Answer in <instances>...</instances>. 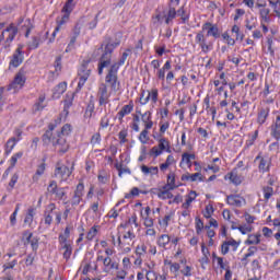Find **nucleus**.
I'll list each match as a JSON object with an SVG mask.
<instances>
[{
    "label": "nucleus",
    "instance_id": "f257e3e1",
    "mask_svg": "<svg viewBox=\"0 0 280 280\" xmlns=\"http://www.w3.org/2000/svg\"><path fill=\"white\" fill-rule=\"evenodd\" d=\"M72 130L71 125H65L60 132H54V129L50 128L44 135V141L46 143H52L59 154H65L66 152H69L67 137L71 135Z\"/></svg>",
    "mask_w": 280,
    "mask_h": 280
},
{
    "label": "nucleus",
    "instance_id": "f03ea898",
    "mask_svg": "<svg viewBox=\"0 0 280 280\" xmlns=\"http://www.w3.org/2000/svg\"><path fill=\"white\" fill-rule=\"evenodd\" d=\"M119 43H110L105 46L104 52L98 62V75L104 73V69H106L110 65V58H113V51H115V47H117Z\"/></svg>",
    "mask_w": 280,
    "mask_h": 280
},
{
    "label": "nucleus",
    "instance_id": "7ed1b4c3",
    "mask_svg": "<svg viewBox=\"0 0 280 280\" xmlns=\"http://www.w3.org/2000/svg\"><path fill=\"white\" fill-rule=\"evenodd\" d=\"M117 71H119V66L112 65L107 75L105 77V85L112 93H117L120 88L119 80L117 79Z\"/></svg>",
    "mask_w": 280,
    "mask_h": 280
},
{
    "label": "nucleus",
    "instance_id": "20e7f679",
    "mask_svg": "<svg viewBox=\"0 0 280 280\" xmlns=\"http://www.w3.org/2000/svg\"><path fill=\"white\" fill-rule=\"evenodd\" d=\"M137 240V234L128 231L127 233L119 235L117 238L118 246L125 255L132 250V246L135 245V241Z\"/></svg>",
    "mask_w": 280,
    "mask_h": 280
},
{
    "label": "nucleus",
    "instance_id": "39448f33",
    "mask_svg": "<svg viewBox=\"0 0 280 280\" xmlns=\"http://www.w3.org/2000/svg\"><path fill=\"white\" fill-rule=\"evenodd\" d=\"M25 82H27V72L22 68L16 72L9 84V91H11V93H19V91H22L23 86H25Z\"/></svg>",
    "mask_w": 280,
    "mask_h": 280
},
{
    "label": "nucleus",
    "instance_id": "423d86ee",
    "mask_svg": "<svg viewBox=\"0 0 280 280\" xmlns=\"http://www.w3.org/2000/svg\"><path fill=\"white\" fill-rule=\"evenodd\" d=\"M69 235H71V230H69V228H66L65 232L59 236V242L65 249L63 259H71V255L73 253V247L71 246V244L67 243V240H69Z\"/></svg>",
    "mask_w": 280,
    "mask_h": 280
},
{
    "label": "nucleus",
    "instance_id": "0eeeda50",
    "mask_svg": "<svg viewBox=\"0 0 280 280\" xmlns=\"http://www.w3.org/2000/svg\"><path fill=\"white\" fill-rule=\"evenodd\" d=\"M91 71H92L91 68H89V60H84L78 71V77H79L78 89L79 90L83 89L89 78H91Z\"/></svg>",
    "mask_w": 280,
    "mask_h": 280
},
{
    "label": "nucleus",
    "instance_id": "6e6552de",
    "mask_svg": "<svg viewBox=\"0 0 280 280\" xmlns=\"http://www.w3.org/2000/svg\"><path fill=\"white\" fill-rule=\"evenodd\" d=\"M195 43L199 45L203 54H209V51H213V42L207 39L205 33L202 32L197 33L195 37Z\"/></svg>",
    "mask_w": 280,
    "mask_h": 280
},
{
    "label": "nucleus",
    "instance_id": "1a4fd4ad",
    "mask_svg": "<svg viewBox=\"0 0 280 280\" xmlns=\"http://www.w3.org/2000/svg\"><path fill=\"white\" fill-rule=\"evenodd\" d=\"M97 261H102L103 264V272L108 275V272L113 270H119V261L113 259L112 257H104L102 255L97 256Z\"/></svg>",
    "mask_w": 280,
    "mask_h": 280
},
{
    "label": "nucleus",
    "instance_id": "9d476101",
    "mask_svg": "<svg viewBox=\"0 0 280 280\" xmlns=\"http://www.w3.org/2000/svg\"><path fill=\"white\" fill-rule=\"evenodd\" d=\"M23 60H25V56L23 54V45L20 44L10 58L9 69H18L23 65Z\"/></svg>",
    "mask_w": 280,
    "mask_h": 280
},
{
    "label": "nucleus",
    "instance_id": "9b49d317",
    "mask_svg": "<svg viewBox=\"0 0 280 280\" xmlns=\"http://www.w3.org/2000/svg\"><path fill=\"white\" fill-rule=\"evenodd\" d=\"M117 93H112V90L108 91V86L102 83L98 86L97 97L100 106H106L108 104V100H110L112 95H116Z\"/></svg>",
    "mask_w": 280,
    "mask_h": 280
},
{
    "label": "nucleus",
    "instance_id": "f8f14e48",
    "mask_svg": "<svg viewBox=\"0 0 280 280\" xmlns=\"http://www.w3.org/2000/svg\"><path fill=\"white\" fill-rule=\"evenodd\" d=\"M16 32V26L14 25H10L5 31L2 32L0 43H2L4 38H7L4 43V49H8V47H10V43L14 40Z\"/></svg>",
    "mask_w": 280,
    "mask_h": 280
},
{
    "label": "nucleus",
    "instance_id": "ddd939ff",
    "mask_svg": "<svg viewBox=\"0 0 280 280\" xmlns=\"http://www.w3.org/2000/svg\"><path fill=\"white\" fill-rule=\"evenodd\" d=\"M202 34L206 33V37L208 38L209 36H212L213 38H219L220 37V28H218V25L207 22L202 25L201 27Z\"/></svg>",
    "mask_w": 280,
    "mask_h": 280
},
{
    "label": "nucleus",
    "instance_id": "4468645a",
    "mask_svg": "<svg viewBox=\"0 0 280 280\" xmlns=\"http://www.w3.org/2000/svg\"><path fill=\"white\" fill-rule=\"evenodd\" d=\"M84 196V184L80 183L77 185L74 194L71 198L72 207H78L82 202V197Z\"/></svg>",
    "mask_w": 280,
    "mask_h": 280
},
{
    "label": "nucleus",
    "instance_id": "2eb2a0df",
    "mask_svg": "<svg viewBox=\"0 0 280 280\" xmlns=\"http://www.w3.org/2000/svg\"><path fill=\"white\" fill-rule=\"evenodd\" d=\"M71 170L66 165L57 166L55 170V176L59 180H67L71 176Z\"/></svg>",
    "mask_w": 280,
    "mask_h": 280
},
{
    "label": "nucleus",
    "instance_id": "dca6fc26",
    "mask_svg": "<svg viewBox=\"0 0 280 280\" xmlns=\"http://www.w3.org/2000/svg\"><path fill=\"white\" fill-rule=\"evenodd\" d=\"M54 222V214L52 211L49 210V207L47 208L45 214H44V220H42L40 225H39V231H45V229H49L51 226V223Z\"/></svg>",
    "mask_w": 280,
    "mask_h": 280
},
{
    "label": "nucleus",
    "instance_id": "f3484780",
    "mask_svg": "<svg viewBox=\"0 0 280 280\" xmlns=\"http://www.w3.org/2000/svg\"><path fill=\"white\" fill-rule=\"evenodd\" d=\"M228 205H230V207H244L246 199L242 196L232 195L228 197Z\"/></svg>",
    "mask_w": 280,
    "mask_h": 280
},
{
    "label": "nucleus",
    "instance_id": "a211bd4d",
    "mask_svg": "<svg viewBox=\"0 0 280 280\" xmlns=\"http://www.w3.org/2000/svg\"><path fill=\"white\" fill-rule=\"evenodd\" d=\"M256 161H259L258 168L259 172H262V174L270 170V159L268 156L258 155Z\"/></svg>",
    "mask_w": 280,
    "mask_h": 280
},
{
    "label": "nucleus",
    "instance_id": "6ab92c4d",
    "mask_svg": "<svg viewBox=\"0 0 280 280\" xmlns=\"http://www.w3.org/2000/svg\"><path fill=\"white\" fill-rule=\"evenodd\" d=\"M140 171L143 174V176H158L159 175V166H148V165H141Z\"/></svg>",
    "mask_w": 280,
    "mask_h": 280
},
{
    "label": "nucleus",
    "instance_id": "aec40b11",
    "mask_svg": "<svg viewBox=\"0 0 280 280\" xmlns=\"http://www.w3.org/2000/svg\"><path fill=\"white\" fill-rule=\"evenodd\" d=\"M141 117V121L144 124V128L147 130H151V128L154 126V122L152 121V112H145L144 114L139 113Z\"/></svg>",
    "mask_w": 280,
    "mask_h": 280
},
{
    "label": "nucleus",
    "instance_id": "412c9836",
    "mask_svg": "<svg viewBox=\"0 0 280 280\" xmlns=\"http://www.w3.org/2000/svg\"><path fill=\"white\" fill-rule=\"evenodd\" d=\"M151 102L152 104H156L159 102V90L152 89L151 91H147L145 100H143V104H148Z\"/></svg>",
    "mask_w": 280,
    "mask_h": 280
},
{
    "label": "nucleus",
    "instance_id": "4be33fe9",
    "mask_svg": "<svg viewBox=\"0 0 280 280\" xmlns=\"http://www.w3.org/2000/svg\"><path fill=\"white\" fill-rule=\"evenodd\" d=\"M246 246H257L258 244H261V234L255 233L249 234L247 236V240L245 241Z\"/></svg>",
    "mask_w": 280,
    "mask_h": 280
},
{
    "label": "nucleus",
    "instance_id": "5701e85b",
    "mask_svg": "<svg viewBox=\"0 0 280 280\" xmlns=\"http://www.w3.org/2000/svg\"><path fill=\"white\" fill-rule=\"evenodd\" d=\"M65 91H67V82H61L59 83L52 92V97L54 100H60V97L62 96V94L65 93Z\"/></svg>",
    "mask_w": 280,
    "mask_h": 280
},
{
    "label": "nucleus",
    "instance_id": "b1692460",
    "mask_svg": "<svg viewBox=\"0 0 280 280\" xmlns=\"http://www.w3.org/2000/svg\"><path fill=\"white\" fill-rule=\"evenodd\" d=\"M196 159L195 154L184 153L182 155V161L179 167H191V161Z\"/></svg>",
    "mask_w": 280,
    "mask_h": 280
},
{
    "label": "nucleus",
    "instance_id": "393cba45",
    "mask_svg": "<svg viewBox=\"0 0 280 280\" xmlns=\"http://www.w3.org/2000/svg\"><path fill=\"white\" fill-rule=\"evenodd\" d=\"M233 231H240L242 235H248L253 233V225L245 223L238 226L232 225Z\"/></svg>",
    "mask_w": 280,
    "mask_h": 280
},
{
    "label": "nucleus",
    "instance_id": "a878e982",
    "mask_svg": "<svg viewBox=\"0 0 280 280\" xmlns=\"http://www.w3.org/2000/svg\"><path fill=\"white\" fill-rule=\"evenodd\" d=\"M35 215H36V209L35 208H28L27 212H26V215L24 218V224L26 226H32Z\"/></svg>",
    "mask_w": 280,
    "mask_h": 280
},
{
    "label": "nucleus",
    "instance_id": "bb28decb",
    "mask_svg": "<svg viewBox=\"0 0 280 280\" xmlns=\"http://www.w3.org/2000/svg\"><path fill=\"white\" fill-rule=\"evenodd\" d=\"M165 266H168L170 272L174 275L175 277H178V272L180 271V264L178 262H172V260H165Z\"/></svg>",
    "mask_w": 280,
    "mask_h": 280
},
{
    "label": "nucleus",
    "instance_id": "cd10ccee",
    "mask_svg": "<svg viewBox=\"0 0 280 280\" xmlns=\"http://www.w3.org/2000/svg\"><path fill=\"white\" fill-rule=\"evenodd\" d=\"M48 210L52 211V218L56 220V224H60L62 220V212L56 208V205L50 203L48 205Z\"/></svg>",
    "mask_w": 280,
    "mask_h": 280
},
{
    "label": "nucleus",
    "instance_id": "c85d7f7f",
    "mask_svg": "<svg viewBox=\"0 0 280 280\" xmlns=\"http://www.w3.org/2000/svg\"><path fill=\"white\" fill-rule=\"evenodd\" d=\"M225 179L231 180L234 185H242V176L237 174V171H233L232 173L225 176Z\"/></svg>",
    "mask_w": 280,
    "mask_h": 280
},
{
    "label": "nucleus",
    "instance_id": "c756f323",
    "mask_svg": "<svg viewBox=\"0 0 280 280\" xmlns=\"http://www.w3.org/2000/svg\"><path fill=\"white\" fill-rule=\"evenodd\" d=\"M196 198H198V194H196V191H190L187 196H186V201L182 205L183 209H189V207H191V202H194V200H196Z\"/></svg>",
    "mask_w": 280,
    "mask_h": 280
},
{
    "label": "nucleus",
    "instance_id": "7c9ffc66",
    "mask_svg": "<svg viewBox=\"0 0 280 280\" xmlns=\"http://www.w3.org/2000/svg\"><path fill=\"white\" fill-rule=\"evenodd\" d=\"M212 259H213V261L217 262V266H219V268H221V270L229 269V261L224 260V258L213 254Z\"/></svg>",
    "mask_w": 280,
    "mask_h": 280
},
{
    "label": "nucleus",
    "instance_id": "2f4dec72",
    "mask_svg": "<svg viewBox=\"0 0 280 280\" xmlns=\"http://www.w3.org/2000/svg\"><path fill=\"white\" fill-rule=\"evenodd\" d=\"M172 165H176V160L174 155H168L165 163L160 164V170L161 172H165L168 167H172Z\"/></svg>",
    "mask_w": 280,
    "mask_h": 280
},
{
    "label": "nucleus",
    "instance_id": "473e14b6",
    "mask_svg": "<svg viewBox=\"0 0 280 280\" xmlns=\"http://www.w3.org/2000/svg\"><path fill=\"white\" fill-rule=\"evenodd\" d=\"M75 98V92H68L66 94V98L63 101L65 104V110L71 108L73 106V100Z\"/></svg>",
    "mask_w": 280,
    "mask_h": 280
},
{
    "label": "nucleus",
    "instance_id": "72a5a7b5",
    "mask_svg": "<svg viewBox=\"0 0 280 280\" xmlns=\"http://www.w3.org/2000/svg\"><path fill=\"white\" fill-rule=\"evenodd\" d=\"M170 69H172V62L166 61L164 63V66L161 69L158 70L159 80H165V73H166V71H170Z\"/></svg>",
    "mask_w": 280,
    "mask_h": 280
},
{
    "label": "nucleus",
    "instance_id": "f704fd0d",
    "mask_svg": "<svg viewBox=\"0 0 280 280\" xmlns=\"http://www.w3.org/2000/svg\"><path fill=\"white\" fill-rule=\"evenodd\" d=\"M271 135L275 139H280V116H277L275 125L271 127Z\"/></svg>",
    "mask_w": 280,
    "mask_h": 280
},
{
    "label": "nucleus",
    "instance_id": "c9c22d12",
    "mask_svg": "<svg viewBox=\"0 0 280 280\" xmlns=\"http://www.w3.org/2000/svg\"><path fill=\"white\" fill-rule=\"evenodd\" d=\"M135 106L132 104L125 105L118 113V119H124L126 115H130Z\"/></svg>",
    "mask_w": 280,
    "mask_h": 280
},
{
    "label": "nucleus",
    "instance_id": "e433bc0d",
    "mask_svg": "<svg viewBox=\"0 0 280 280\" xmlns=\"http://www.w3.org/2000/svg\"><path fill=\"white\" fill-rule=\"evenodd\" d=\"M178 185H176V173L170 172L167 175V188L168 189H176Z\"/></svg>",
    "mask_w": 280,
    "mask_h": 280
},
{
    "label": "nucleus",
    "instance_id": "4c0bfd02",
    "mask_svg": "<svg viewBox=\"0 0 280 280\" xmlns=\"http://www.w3.org/2000/svg\"><path fill=\"white\" fill-rule=\"evenodd\" d=\"M158 148L165 152H167L168 154L172 153V149L170 147V141H167V139L162 138L159 140V144Z\"/></svg>",
    "mask_w": 280,
    "mask_h": 280
},
{
    "label": "nucleus",
    "instance_id": "58836bf2",
    "mask_svg": "<svg viewBox=\"0 0 280 280\" xmlns=\"http://www.w3.org/2000/svg\"><path fill=\"white\" fill-rule=\"evenodd\" d=\"M45 170H46L45 163H42L37 166V170L33 176L34 183H38V180L40 179V176H43V174H45Z\"/></svg>",
    "mask_w": 280,
    "mask_h": 280
},
{
    "label": "nucleus",
    "instance_id": "ea45409f",
    "mask_svg": "<svg viewBox=\"0 0 280 280\" xmlns=\"http://www.w3.org/2000/svg\"><path fill=\"white\" fill-rule=\"evenodd\" d=\"M135 254L137 257H145L148 255V246L143 243L137 245Z\"/></svg>",
    "mask_w": 280,
    "mask_h": 280
},
{
    "label": "nucleus",
    "instance_id": "a19ab883",
    "mask_svg": "<svg viewBox=\"0 0 280 280\" xmlns=\"http://www.w3.org/2000/svg\"><path fill=\"white\" fill-rule=\"evenodd\" d=\"M170 242H171L170 235L162 234L158 238V246H160V248H165V246H167V244H170Z\"/></svg>",
    "mask_w": 280,
    "mask_h": 280
},
{
    "label": "nucleus",
    "instance_id": "79ce46f5",
    "mask_svg": "<svg viewBox=\"0 0 280 280\" xmlns=\"http://www.w3.org/2000/svg\"><path fill=\"white\" fill-rule=\"evenodd\" d=\"M176 8L174 7H170L167 15L165 18V23L166 25H170V22L174 21V19H176Z\"/></svg>",
    "mask_w": 280,
    "mask_h": 280
},
{
    "label": "nucleus",
    "instance_id": "37998d69",
    "mask_svg": "<svg viewBox=\"0 0 280 280\" xmlns=\"http://www.w3.org/2000/svg\"><path fill=\"white\" fill-rule=\"evenodd\" d=\"M269 5L272 8L276 16L280 19V0H269Z\"/></svg>",
    "mask_w": 280,
    "mask_h": 280
},
{
    "label": "nucleus",
    "instance_id": "c03bdc74",
    "mask_svg": "<svg viewBox=\"0 0 280 280\" xmlns=\"http://www.w3.org/2000/svg\"><path fill=\"white\" fill-rule=\"evenodd\" d=\"M259 14L262 23H270V9L262 8L260 9Z\"/></svg>",
    "mask_w": 280,
    "mask_h": 280
},
{
    "label": "nucleus",
    "instance_id": "a18cd8bd",
    "mask_svg": "<svg viewBox=\"0 0 280 280\" xmlns=\"http://www.w3.org/2000/svg\"><path fill=\"white\" fill-rule=\"evenodd\" d=\"M174 215L172 213L166 214L163 219L159 220V224L162 229H167V226H170V222L172 221V218Z\"/></svg>",
    "mask_w": 280,
    "mask_h": 280
},
{
    "label": "nucleus",
    "instance_id": "49530a36",
    "mask_svg": "<svg viewBox=\"0 0 280 280\" xmlns=\"http://www.w3.org/2000/svg\"><path fill=\"white\" fill-rule=\"evenodd\" d=\"M36 236H34V234H32V232L26 231L23 233L22 235V242L25 246H27V244L32 243V240H34Z\"/></svg>",
    "mask_w": 280,
    "mask_h": 280
},
{
    "label": "nucleus",
    "instance_id": "de8ad7c7",
    "mask_svg": "<svg viewBox=\"0 0 280 280\" xmlns=\"http://www.w3.org/2000/svg\"><path fill=\"white\" fill-rule=\"evenodd\" d=\"M195 229L197 235H200L202 231H205V223L202 222V220H200V218L195 219Z\"/></svg>",
    "mask_w": 280,
    "mask_h": 280
},
{
    "label": "nucleus",
    "instance_id": "09e8293b",
    "mask_svg": "<svg viewBox=\"0 0 280 280\" xmlns=\"http://www.w3.org/2000/svg\"><path fill=\"white\" fill-rule=\"evenodd\" d=\"M16 143H19V140L16 138H11L7 142V154H10L14 148L16 147Z\"/></svg>",
    "mask_w": 280,
    "mask_h": 280
},
{
    "label": "nucleus",
    "instance_id": "8fccbe9b",
    "mask_svg": "<svg viewBox=\"0 0 280 280\" xmlns=\"http://www.w3.org/2000/svg\"><path fill=\"white\" fill-rule=\"evenodd\" d=\"M67 19H69V15L62 18L59 22L55 31L52 32L54 38H56V34H58L62 30V25L67 23Z\"/></svg>",
    "mask_w": 280,
    "mask_h": 280
},
{
    "label": "nucleus",
    "instance_id": "3c124183",
    "mask_svg": "<svg viewBox=\"0 0 280 280\" xmlns=\"http://www.w3.org/2000/svg\"><path fill=\"white\" fill-rule=\"evenodd\" d=\"M262 194L265 200H268L269 198H272V196H275V189L270 186H267L262 189Z\"/></svg>",
    "mask_w": 280,
    "mask_h": 280
},
{
    "label": "nucleus",
    "instance_id": "603ef678",
    "mask_svg": "<svg viewBox=\"0 0 280 280\" xmlns=\"http://www.w3.org/2000/svg\"><path fill=\"white\" fill-rule=\"evenodd\" d=\"M231 32L235 34L236 40H244V35L237 25H233Z\"/></svg>",
    "mask_w": 280,
    "mask_h": 280
},
{
    "label": "nucleus",
    "instance_id": "864d4df0",
    "mask_svg": "<svg viewBox=\"0 0 280 280\" xmlns=\"http://www.w3.org/2000/svg\"><path fill=\"white\" fill-rule=\"evenodd\" d=\"M222 38H223V40H225L226 45H230V47H233L235 45V39L233 37H231L229 32H224L222 34Z\"/></svg>",
    "mask_w": 280,
    "mask_h": 280
},
{
    "label": "nucleus",
    "instance_id": "5fc2aeb1",
    "mask_svg": "<svg viewBox=\"0 0 280 280\" xmlns=\"http://www.w3.org/2000/svg\"><path fill=\"white\" fill-rule=\"evenodd\" d=\"M268 109H261L258 114V124H266V119H268Z\"/></svg>",
    "mask_w": 280,
    "mask_h": 280
},
{
    "label": "nucleus",
    "instance_id": "6e6d98bb",
    "mask_svg": "<svg viewBox=\"0 0 280 280\" xmlns=\"http://www.w3.org/2000/svg\"><path fill=\"white\" fill-rule=\"evenodd\" d=\"M202 183L205 182V176L201 173L190 174V183Z\"/></svg>",
    "mask_w": 280,
    "mask_h": 280
},
{
    "label": "nucleus",
    "instance_id": "4d7b16f0",
    "mask_svg": "<svg viewBox=\"0 0 280 280\" xmlns=\"http://www.w3.org/2000/svg\"><path fill=\"white\" fill-rule=\"evenodd\" d=\"M161 275L156 273L154 270H145V279L147 280H159Z\"/></svg>",
    "mask_w": 280,
    "mask_h": 280
},
{
    "label": "nucleus",
    "instance_id": "13d9d810",
    "mask_svg": "<svg viewBox=\"0 0 280 280\" xmlns=\"http://www.w3.org/2000/svg\"><path fill=\"white\" fill-rule=\"evenodd\" d=\"M148 130L149 129L144 128L139 136V141L142 142L143 144L150 141V137H148Z\"/></svg>",
    "mask_w": 280,
    "mask_h": 280
},
{
    "label": "nucleus",
    "instance_id": "bf43d9fd",
    "mask_svg": "<svg viewBox=\"0 0 280 280\" xmlns=\"http://www.w3.org/2000/svg\"><path fill=\"white\" fill-rule=\"evenodd\" d=\"M22 156H23V152H18V153L13 154L10 159L11 167H14L16 165V163L19 162V159H21Z\"/></svg>",
    "mask_w": 280,
    "mask_h": 280
},
{
    "label": "nucleus",
    "instance_id": "052dcab7",
    "mask_svg": "<svg viewBox=\"0 0 280 280\" xmlns=\"http://www.w3.org/2000/svg\"><path fill=\"white\" fill-rule=\"evenodd\" d=\"M40 45V37H33L32 42L28 44V49H38Z\"/></svg>",
    "mask_w": 280,
    "mask_h": 280
},
{
    "label": "nucleus",
    "instance_id": "680f3d73",
    "mask_svg": "<svg viewBox=\"0 0 280 280\" xmlns=\"http://www.w3.org/2000/svg\"><path fill=\"white\" fill-rule=\"evenodd\" d=\"M177 16H180L182 21L185 23L186 21H189V14H187L185 12V8L182 7L178 11H177Z\"/></svg>",
    "mask_w": 280,
    "mask_h": 280
},
{
    "label": "nucleus",
    "instance_id": "e2e57ef3",
    "mask_svg": "<svg viewBox=\"0 0 280 280\" xmlns=\"http://www.w3.org/2000/svg\"><path fill=\"white\" fill-rule=\"evenodd\" d=\"M102 143V136L100 133H94L91 138L92 145H100Z\"/></svg>",
    "mask_w": 280,
    "mask_h": 280
},
{
    "label": "nucleus",
    "instance_id": "0e129e2a",
    "mask_svg": "<svg viewBox=\"0 0 280 280\" xmlns=\"http://www.w3.org/2000/svg\"><path fill=\"white\" fill-rule=\"evenodd\" d=\"M213 206L208 205L206 206V209L203 211V218H207L208 220L211 218V215H213Z\"/></svg>",
    "mask_w": 280,
    "mask_h": 280
},
{
    "label": "nucleus",
    "instance_id": "69168bd1",
    "mask_svg": "<svg viewBox=\"0 0 280 280\" xmlns=\"http://www.w3.org/2000/svg\"><path fill=\"white\" fill-rule=\"evenodd\" d=\"M162 154H163V151L159 147H153L150 150V156H154V159H156V156H161Z\"/></svg>",
    "mask_w": 280,
    "mask_h": 280
},
{
    "label": "nucleus",
    "instance_id": "338daca9",
    "mask_svg": "<svg viewBox=\"0 0 280 280\" xmlns=\"http://www.w3.org/2000/svg\"><path fill=\"white\" fill-rule=\"evenodd\" d=\"M95 235H97V226H92L90 231L88 232L86 238L88 240H94Z\"/></svg>",
    "mask_w": 280,
    "mask_h": 280
},
{
    "label": "nucleus",
    "instance_id": "774afa93",
    "mask_svg": "<svg viewBox=\"0 0 280 280\" xmlns=\"http://www.w3.org/2000/svg\"><path fill=\"white\" fill-rule=\"evenodd\" d=\"M98 180L103 184L106 185V183H108V174H106V172L101 171L98 174Z\"/></svg>",
    "mask_w": 280,
    "mask_h": 280
}]
</instances>
